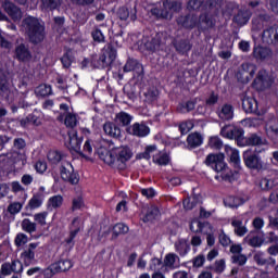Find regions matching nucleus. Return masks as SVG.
Masks as SVG:
<instances>
[{
  "instance_id": "11",
  "label": "nucleus",
  "mask_w": 278,
  "mask_h": 278,
  "mask_svg": "<svg viewBox=\"0 0 278 278\" xmlns=\"http://www.w3.org/2000/svg\"><path fill=\"white\" fill-rule=\"evenodd\" d=\"M72 268L73 262H71V260H61L51 264L46 273L51 277L52 275H58V273H66Z\"/></svg>"
},
{
  "instance_id": "44",
  "label": "nucleus",
  "mask_w": 278,
  "mask_h": 278,
  "mask_svg": "<svg viewBox=\"0 0 278 278\" xmlns=\"http://www.w3.org/2000/svg\"><path fill=\"white\" fill-rule=\"evenodd\" d=\"M208 268L210 270H213V273H216L217 275L225 273V268H226L225 258L215 261V263L211 265Z\"/></svg>"
},
{
  "instance_id": "18",
  "label": "nucleus",
  "mask_w": 278,
  "mask_h": 278,
  "mask_svg": "<svg viewBox=\"0 0 278 278\" xmlns=\"http://www.w3.org/2000/svg\"><path fill=\"white\" fill-rule=\"evenodd\" d=\"M15 59L18 62H29L31 60V51L29 47L25 43H20L15 47Z\"/></svg>"
},
{
  "instance_id": "52",
  "label": "nucleus",
  "mask_w": 278,
  "mask_h": 278,
  "mask_svg": "<svg viewBox=\"0 0 278 278\" xmlns=\"http://www.w3.org/2000/svg\"><path fill=\"white\" fill-rule=\"evenodd\" d=\"M258 186L261 190H273L275 188V180L274 179H268V178H262L258 182Z\"/></svg>"
},
{
  "instance_id": "59",
  "label": "nucleus",
  "mask_w": 278,
  "mask_h": 278,
  "mask_svg": "<svg viewBox=\"0 0 278 278\" xmlns=\"http://www.w3.org/2000/svg\"><path fill=\"white\" fill-rule=\"evenodd\" d=\"M153 162H155L160 166H166L168 162H170V159L167 154H161L160 156L153 155Z\"/></svg>"
},
{
  "instance_id": "35",
  "label": "nucleus",
  "mask_w": 278,
  "mask_h": 278,
  "mask_svg": "<svg viewBox=\"0 0 278 278\" xmlns=\"http://www.w3.org/2000/svg\"><path fill=\"white\" fill-rule=\"evenodd\" d=\"M231 226L235 229L236 236H239L240 238H242V236L247 235L249 231V229H247V226H244L242 220L237 219V218H233L231 220Z\"/></svg>"
},
{
  "instance_id": "61",
  "label": "nucleus",
  "mask_w": 278,
  "mask_h": 278,
  "mask_svg": "<svg viewBox=\"0 0 278 278\" xmlns=\"http://www.w3.org/2000/svg\"><path fill=\"white\" fill-rule=\"evenodd\" d=\"M194 127V123H192V121H188L185 123H181L179 125V131L184 135L188 134V131L192 130Z\"/></svg>"
},
{
  "instance_id": "19",
  "label": "nucleus",
  "mask_w": 278,
  "mask_h": 278,
  "mask_svg": "<svg viewBox=\"0 0 278 278\" xmlns=\"http://www.w3.org/2000/svg\"><path fill=\"white\" fill-rule=\"evenodd\" d=\"M216 114L220 121H231L233 118V105L223 104L217 109Z\"/></svg>"
},
{
  "instance_id": "29",
  "label": "nucleus",
  "mask_w": 278,
  "mask_h": 278,
  "mask_svg": "<svg viewBox=\"0 0 278 278\" xmlns=\"http://www.w3.org/2000/svg\"><path fill=\"white\" fill-rule=\"evenodd\" d=\"M242 108L247 114H255L257 112V101L253 98H243Z\"/></svg>"
},
{
  "instance_id": "33",
  "label": "nucleus",
  "mask_w": 278,
  "mask_h": 278,
  "mask_svg": "<svg viewBox=\"0 0 278 278\" xmlns=\"http://www.w3.org/2000/svg\"><path fill=\"white\" fill-rule=\"evenodd\" d=\"M210 224L208 223H201L200 220H192L190 224V230L193 233H207L205 229H210Z\"/></svg>"
},
{
  "instance_id": "8",
  "label": "nucleus",
  "mask_w": 278,
  "mask_h": 278,
  "mask_svg": "<svg viewBox=\"0 0 278 278\" xmlns=\"http://www.w3.org/2000/svg\"><path fill=\"white\" fill-rule=\"evenodd\" d=\"M243 162L245 166L252 168V170H262V168H264L262 159L251 150L243 152Z\"/></svg>"
},
{
  "instance_id": "51",
  "label": "nucleus",
  "mask_w": 278,
  "mask_h": 278,
  "mask_svg": "<svg viewBox=\"0 0 278 278\" xmlns=\"http://www.w3.org/2000/svg\"><path fill=\"white\" fill-rule=\"evenodd\" d=\"M248 144L249 147H261L262 144H265V140L256 134H252L248 137Z\"/></svg>"
},
{
  "instance_id": "50",
  "label": "nucleus",
  "mask_w": 278,
  "mask_h": 278,
  "mask_svg": "<svg viewBox=\"0 0 278 278\" xmlns=\"http://www.w3.org/2000/svg\"><path fill=\"white\" fill-rule=\"evenodd\" d=\"M144 97L146 101H148L149 103H153V101H157V97H160V91L157 90V88L152 87L148 89V91L144 93Z\"/></svg>"
},
{
  "instance_id": "38",
  "label": "nucleus",
  "mask_w": 278,
  "mask_h": 278,
  "mask_svg": "<svg viewBox=\"0 0 278 278\" xmlns=\"http://www.w3.org/2000/svg\"><path fill=\"white\" fill-rule=\"evenodd\" d=\"M35 94L37 97H51V94H53V89L51 88V85H39L38 87H36L35 89Z\"/></svg>"
},
{
  "instance_id": "62",
  "label": "nucleus",
  "mask_w": 278,
  "mask_h": 278,
  "mask_svg": "<svg viewBox=\"0 0 278 278\" xmlns=\"http://www.w3.org/2000/svg\"><path fill=\"white\" fill-rule=\"evenodd\" d=\"M91 36H92L94 42H105V36L103 35V33L99 28H94L91 31Z\"/></svg>"
},
{
  "instance_id": "1",
  "label": "nucleus",
  "mask_w": 278,
  "mask_h": 278,
  "mask_svg": "<svg viewBox=\"0 0 278 278\" xmlns=\"http://www.w3.org/2000/svg\"><path fill=\"white\" fill-rule=\"evenodd\" d=\"M98 153L104 164L118 170H125L127 162L134 157V152L126 146L113 148L112 150L101 149Z\"/></svg>"
},
{
  "instance_id": "60",
  "label": "nucleus",
  "mask_w": 278,
  "mask_h": 278,
  "mask_svg": "<svg viewBox=\"0 0 278 278\" xmlns=\"http://www.w3.org/2000/svg\"><path fill=\"white\" fill-rule=\"evenodd\" d=\"M28 240L29 238L27 237V235L20 232L15 237V247H23L27 244Z\"/></svg>"
},
{
  "instance_id": "55",
  "label": "nucleus",
  "mask_w": 278,
  "mask_h": 278,
  "mask_svg": "<svg viewBox=\"0 0 278 278\" xmlns=\"http://www.w3.org/2000/svg\"><path fill=\"white\" fill-rule=\"evenodd\" d=\"M11 157L13 160V162H22V164L24 165L25 164V161L27 160V156L25 154V151H16V150H13L12 153H11Z\"/></svg>"
},
{
  "instance_id": "58",
  "label": "nucleus",
  "mask_w": 278,
  "mask_h": 278,
  "mask_svg": "<svg viewBox=\"0 0 278 278\" xmlns=\"http://www.w3.org/2000/svg\"><path fill=\"white\" fill-rule=\"evenodd\" d=\"M65 125H66V127H71V129H73V127H76L77 126V116L75 114L67 113L65 116Z\"/></svg>"
},
{
  "instance_id": "37",
  "label": "nucleus",
  "mask_w": 278,
  "mask_h": 278,
  "mask_svg": "<svg viewBox=\"0 0 278 278\" xmlns=\"http://www.w3.org/2000/svg\"><path fill=\"white\" fill-rule=\"evenodd\" d=\"M255 60H268L270 58V49L267 47H256L253 50Z\"/></svg>"
},
{
  "instance_id": "3",
  "label": "nucleus",
  "mask_w": 278,
  "mask_h": 278,
  "mask_svg": "<svg viewBox=\"0 0 278 278\" xmlns=\"http://www.w3.org/2000/svg\"><path fill=\"white\" fill-rule=\"evenodd\" d=\"M204 163L215 170V173H220L224 181H233V172L225 163V154H208Z\"/></svg>"
},
{
  "instance_id": "6",
  "label": "nucleus",
  "mask_w": 278,
  "mask_h": 278,
  "mask_svg": "<svg viewBox=\"0 0 278 278\" xmlns=\"http://www.w3.org/2000/svg\"><path fill=\"white\" fill-rule=\"evenodd\" d=\"M60 175L63 181H67L68 184H72V186H77V184H79V174L75 173L73 164L68 161H62Z\"/></svg>"
},
{
  "instance_id": "16",
  "label": "nucleus",
  "mask_w": 278,
  "mask_h": 278,
  "mask_svg": "<svg viewBox=\"0 0 278 278\" xmlns=\"http://www.w3.org/2000/svg\"><path fill=\"white\" fill-rule=\"evenodd\" d=\"M220 134L224 138L237 140L239 137L244 136V130L236 126H224Z\"/></svg>"
},
{
  "instance_id": "13",
  "label": "nucleus",
  "mask_w": 278,
  "mask_h": 278,
  "mask_svg": "<svg viewBox=\"0 0 278 278\" xmlns=\"http://www.w3.org/2000/svg\"><path fill=\"white\" fill-rule=\"evenodd\" d=\"M127 134L136 136L137 138H144L149 136L151 129L144 123H135L126 128Z\"/></svg>"
},
{
  "instance_id": "25",
  "label": "nucleus",
  "mask_w": 278,
  "mask_h": 278,
  "mask_svg": "<svg viewBox=\"0 0 278 278\" xmlns=\"http://www.w3.org/2000/svg\"><path fill=\"white\" fill-rule=\"evenodd\" d=\"M164 266L165 268H169V270H175V268H179V256L175 253H169L165 255Z\"/></svg>"
},
{
  "instance_id": "9",
  "label": "nucleus",
  "mask_w": 278,
  "mask_h": 278,
  "mask_svg": "<svg viewBox=\"0 0 278 278\" xmlns=\"http://www.w3.org/2000/svg\"><path fill=\"white\" fill-rule=\"evenodd\" d=\"M275 79L266 70H261L257 73L256 78L254 79V86L256 90H266V88H270Z\"/></svg>"
},
{
  "instance_id": "26",
  "label": "nucleus",
  "mask_w": 278,
  "mask_h": 278,
  "mask_svg": "<svg viewBox=\"0 0 278 278\" xmlns=\"http://www.w3.org/2000/svg\"><path fill=\"white\" fill-rule=\"evenodd\" d=\"M104 132L111 138H121V128L112 122H106L103 125Z\"/></svg>"
},
{
  "instance_id": "21",
  "label": "nucleus",
  "mask_w": 278,
  "mask_h": 278,
  "mask_svg": "<svg viewBox=\"0 0 278 278\" xmlns=\"http://www.w3.org/2000/svg\"><path fill=\"white\" fill-rule=\"evenodd\" d=\"M173 47L177 53L185 55V53H188L192 49V43H190V40L188 39H175L173 41Z\"/></svg>"
},
{
  "instance_id": "45",
  "label": "nucleus",
  "mask_w": 278,
  "mask_h": 278,
  "mask_svg": "<svg viewBox=\"0 0 278 278\" xmlns=\"http://www.w3.org/2000/svg\"><path fill=\"white\" fill-rule=\"evenodd\" d=\"M62 203H64V198L62 195H53L48 201V210H58V207H62Z\"/></svg>"
},
{
  "instance_id": "47",
  "label": "nucleus",
  "mask_w": 278,
  "mask_h": 278,
  "mask_svg": "<svg viewBox=\"0 0 278 278\" xmlns=\"http://www.w3.org/2000/svg\"><path fill=\"white\" fill-rule=\"evenodd\" d=\"M182 205L187 211L194 210V207L199 205V198L197 195L186 198L182 202Z\"/></svg>"
},
{
  "instance_id": "30",
  "label": "nucleus",
  "mask_w": 278,
  "mask_h": 278,
  "mask_svg": "<svg viewBox=\"0 0 278 278\" xmlns=\"http://www.w3.org/2000/svg\"><path fill=\"white\" fill-rule=\"evenodd\" d=\"M157 218H160V208L157 206H150L143 215L142 220L143 223H153Z\"/></svg>"
},
{
  "instance_id": "53",
  "label": "nucleus",
  "mask_w": 278,
  "mask_h": 278,
  "mask_svg": "<svg viewBox=\"0 0 278 278\" xmlns=\"http://www.w3.org/2000/svg\"><path fill=\"white\" fill-rule=\"evenodd\" d=\"M22 125H36V127H38L41 122H40V117L36 116L35 114H29L25 119L21 121Z\"/></svg>"
},
{
  "instance_id": "41",
  "label": "nucleus",
  "mask_w": 278,
  "mask_h": 278,
  "mask_svg": "<svg viewBox=\"0 0 278 278\" xmlns=\"http://www.w3.org/2000/svg\"><path fill=\"white\" fill-rule=\"evenodd\" d=\"M60 5H62V0H41L42 10L53 12V10H58Z\"/></svg>"
},
{
  "instance_id": "23",
  "label": "nucleus",
  "mask_w": 278,
  "mask_h": 278,
  "mask_svg": "<svg viewBox=\"0 0 278 278\" xmlns=\"http://www.w3.org/2000/svg\"><path fill=\"white\" fill-rule=\"evenodd\" d=\"M131 121H134V116L127 112L122 111L115 116V123L119 125V127H129V125H131Z\"/></svg>"
},
{
  "instance_id": "7",
  "label": "nucleus",
  "mask_w": 278,
  "mask_h": 278,
  "mask_svg": "<svg viewBox=\"0 0 278 278\" xmlns=\"http://www.w3.org/2000/svg\"><path fill=\"white\" fill-rule=\"evenodd\" d=\"M163 8L164 9H157L154 8L151 10L153 16H157V18H168V10H172L173 12H179L181 10V3L177 1H165L163 2Z\"/></svg>"
},
{
  "instance_id": "17",
  "label": "nucleus",
  "mask_w": 278,
  "mask_h": 278,
  "mask_svg": "<svg viewBox=\"0 0 278 278\" xmlns=\"http://www.w3.org/2000/svg\"><path fill=\"white\" fill-rule=\"evenodd\" d=\"M253 13L251 10L247 8L239 9L237 14L233 16V23H236L239 27H244L249 21H251V16Z\"/></svg>"
},
{
  "instance_id": "28",
  "label": "nucleus",
  "mask_w": 278,
  "mask_h": 278,
  "mask_svg": "<svg viewBox=\"0 0 278 278\" xmlns=\"http://www.w3.org/2000/svg\"><path fill=\"white\" fill-rule=\"evenodd\" d=\"M68 149L79 155H84V152H81V139H79L75 132L70 135Z\"/></svg>"
},
{
  "instance_id": "56",
  "label": "nucleus",
  "mask_w": 278,
  "mask_h": 278,
  "mask_svg": "<svg viewBox=\"0 0 278 278\" xmlns=\"http://www.w3.org/2000/svg\"><path fill=\"white\" fill-rule=\"evenodd\" d=\"M245 240L250 247H254V248H260L262 247V244H264V239H262V237H258V236H255V237L248 236Z\"/></svg>"
},
{
  "instance_id": "39",
  "label": "nucleus",
  "mask_w": 278,
  "mask_h": 278,
  "mask_svg": "<svg viewBox=\"0 0 278 278\" xmlns=\"http://www.w3.org/2000/svg\"><path fill=\"white\" fill-rule=\"evenodd\" d=\"M225 151H226V155L229 156L230 162H232L235 166H238V164H240V153L238 152V150L229 146H226Z\"/></svg>"
},
{
  "instance_id": "43",
  "label": "nucleus",
  "mask_w": 278,
  "mask_h": 278,
  "mask_svg": "<svg viewBox=\"0 0 278 278\" xmlns=\"http://www.w3.org/2000/svg\"><path fill=\"white\" fill-rule=\"evenodd\" d=\"M223 5V0H208L206 8H208L211 14L216 15Z\"/></svg>"
},
{
  "instance_id": "54",
  "label": "nucleus",
  "mask_w": 278,
  "mask_h": 278,
  "mask_svg": "<svg viewBox=\"0 0 278 278\" xmlns=\"http://www.w3.org/2000/svg\"><path fill=\"white\" fill-rule=\"evenodd\" d=\"M155 151H157V147L149 146V147H147L146 151L138 154L137 157L139 160H151V155H153V153H155Z\"/></svg>"
},
{
  "instance_id": "10",
  "label": "nucleus",
  "mask_w": 278,
  "mask_h": 278,
  "mask_svg": "<svg viewBox=\"0 0 278 278\" xmlns=\"http://www.w3.org/2000/svg\"><path fill=\"white\" fill-rule=\"evenodd\" d=\"M255 71H257V66L253 63H243L238 73V79L241 80L242 84H249L251 79H253V75H255Z\"/></svg>"
},
{
  "instance_id": "34",
  "label": "nucleus",
  "mask_w": 278,
  "mask_h": 278,
  "mask_svg": "<svg viewBox=\"0 0 278 278\" xmlns=\"http://www.w3.org/2000/svg\"><path fill=\"white\" fill-rule=\"evenodd\" d=\"M187 143L191 149H197V147H201V144H203V136L199 132L190 134L187 137Z\"/></svg>"
},
{
  "instance_id": "12",
  "label": "nucleus",
  "mask_w": 278,
  "mask_h": 278,
  "mask_svg": "<svg viewBox=\"0 0 278 278\" xmlns=\"http://www.w3.org/2000/svg\"><path fill=\"white\" fill-rule=\"evenodd\" d=\"M38 242L29 243L25 247L24 251L21 254V257L24 262V266H31L36 262V251L38 250Z\"/></svg>"
},
{
  "instance_id": "32",
  "label": "nucleus",
  "mask_w": 278,
  "mask_h": 278,
  "mask_svg": "<svg viewBox=\"0 0 278 278\" xmlns=\"http://www.w3.org/2000/svg\"><path fill=\"white\" fill-rule=\"evenodd\" d=\"M175 249L177 253L184 257L188 255V252L190 251V243H188V240L186 239H179L175 242Z\"/></svg>"
},
{
  "instance_id": "4",
  "label": "nucleus",
  "mask_w": 278,
  "mask_h": 278,
  "mask_svg": "<svg viewBox=\"0 0 278 278\" xmlns=\"http://www.w3.org/2000/svg\"><path fill=\"white\" fill-rule=\"evenodd\" d=\"M116 47L114 43H108L101 51V54H92L90 64L93 68H108L116 60Z\"/></svg>"
},
{
  "instance_id": "48",
  "label": "nucleus",
  "mask_w": 278,
  "mask_h": 278,
  "mask_svg": "<svg viewBox=\"0 0 278 278\" xmlns=\"http://www.w3.org/2000/svg\"><path fill=\"white\" fill-rule=\"evenodd\" d=\"M48 160L51 164H60L62 165V162H64V156L62 155L61 152L58 151H50L48 153Z\"/></svg>"
},
{
  "instance_id": "24",
  "label": "nucleus",
  "mask_w": 278,
  "mask_h": 278,
  "mask_svg": "<svg viewBox=\"0 0 278 278\" xmlns=\"http://www.w3.org/2000/svg\"><path fill=\"white\" fill-rule=\"evenodd\" d=\"M117 17L119 18V21H127V18H130V21H136L137 16H136V9H131L129 11V9H127L126 7H122L117 10L116 12Z\"/></svg>"
},
{
  "instance_id": "27",
  "label": "nucleus",
  "mask_w": 278,
  "mask_h": 278,
  "mask_svg": "<svg viewBox=\"0 0 278 278\" xmlns=\"http://www.w3.org/2000/svg\"><path fill=\"white\" fill-rule=\"evenodd\" d=\"M267 25H268L267 14H261L252 20V29H255L256 31L264 29V27H266Z\"/></svg>"
},
{
  "instance_id": "64",
  "label": "nucleus",
  "mask_w": 278,
  "mask_h": 278,
  "mask_svg": "<svg viewBox=\"0 0 278 278\" xmlns=\"http://www.w3.org/2000/svg\"><path fill=\"white\" fill-rule=\"evenodd\" d=\"M208 147H211V149H222L223 140L218 137H211L208 140Z\"/></svg>"
},
{
  "instance_id": "57",
  "label": "nucleus",
  "mask_w": 278,
  "mask_h": 278,
  "mask_svg": "<svg viewBox=\"0 0 278 278\" xmlns=\"http://www.w3.org/2000/svg\"><path fill=\"white\" fill-rule=\"evenodd\" d=\"M232 264H236L237 266H244L247 264V255L244 254H235L231 256Z\"/></svg>"
},
{
  "instance_id": "40",
  "label": "nucleus",
  "mask_w": 278,
  "mask_h": 278,
  "mask_svg": "<svg viewBox=\"0 0 278 278\" xmlns=\"http://www.w3.org/2000/svg\"><path fill=\"white\" fill-rule=\"evenodd\" d=\"M0 94H2L3 99L8 101V103H13L14 101V91L10 90V86L8 85V81L0 86Z\"/></svg>"
},
{
  "instance_id": "22",
  "label": "nucleus",
  "mask_w": 278,
  "mask_h": 278,
  "mask_svg": "<svg viewBox=\"0 0 278 278\" xmlns=\"http://www.w3.org/2000/svg\"><path fill=\"white\" fill-rule=\"evenodd\" d=\"M179 23L186 29H194V27H199V16H197L195 14H189L185 17H181L179 20Z\"/></svg>"
},
{
  "instance_id": "2",
  "label": "nucleus",
  "mask_w": 278,
  "mask_h": 278,
  "mask_svg": "<svg viewBox=\"0 0 278 278\" xmlns=\"http://www.w3.org/2000/svg\"><path fill=\"white\" fill-rule=\"evenodd\" d=\"M22 29L31 45H40L45 40V23L35 16H27L22 21Z\"/></svg>"
},
{
  "instance_id": "14",
  "label": "nucleus",
  "mask_w": 278,
  "mask_h": 278,
  "mask_svg": "<svg viewBox=\"0 0 278 278\" xmlns=\"http://www.w3.org/2000/svg\"><path fill=\"white\" fill-rule=\"evenodd\" d=\"M2 8L4 12L13 20V21H21L23 18V12L21 11V8H18L13 2L5 0L2 3Z\"/></svg>"
},
{
  "instance_id": "36",
  "label": "nucleus",
  "mask_w": 278,
  "mask_h": 278,
  "mask_svg": "<svg viewBox=\"0 0 278 278\" xmlns=\"http://www.w3.org/2000/svg\"><path fill=\"white\" fill-rule=\"evenodd\" d=\"M214 26V20L210 17L208 14L203 13L199 16L198 20V27H201V29H210Z\"/></svg>"
},
{
  "instance_id": "46",
  "label": "nucleus",
  "mask_w": 278,
  "mask_h": 278,
  "mask_svg": "<svg viewBox=\"0 0 278 278\" xmlns=\"http://www.w3.org/2000/svg\"><path fill=\"white\" fill-rule=\"evenodd\" d=\"M22 229L26 231V233H36L37 225L30 222L29 218H25L22 220Z\"/></svg>"
},
{
  "instance_id": "49",
  "label": "nucleus",
  "mask_w": 278,
  "mask_h": 278,
  "mask_svg": "<svg viewBox=\"0 0 278 278\" xmlns=\"http://www.w3.org/2000/svg\"><path fill=\"white\" fill-rule=\"evenodd\" d=\"M129 232V227L125 224H116L113 227V238H117L119 236H123V233H128Z\"/></svg>"
},
{
  "instance_id": "5",
  "label": "nucleus",
  "mask_w": 278,
  "mask_h": 278,
  "mask_svg": "<svg viewBox=\"0 0 278 278\" xmlns=\"http://www.w3.org/2000/svg\"><path fill=\"white\" fill-rule=\"evenodd\" d=\"M140 51H150L155 53L160 49H164V40H162V35L156 34L154 37H143L139 43Z\"/></svg>"
},
{
  "instance_id": "42",
  "label": "nucleus",
  "mask_w": 278,
  "mask_h": 278,
  "mask_svg": "<svg viewBox=\"0 0 278 278\" xmlns=\"http://www.w3.org/2000/svg\"><path fill=\"white\" fill-rule=\"evenodd\" d=\"M42 201H45V199L42 198V194H35L28 202L27 204V208L28 210H37V207H40V205H42Z\"/></svg>"
},
{
  "instance_id": "15",
  "label": "nucleus",
  "mask_w": 278,
  "mask_h": 278,
  "mask_svg": "<svg viewBox=\"0 0 278 278\" xmlns=\"http://www.w3.org/2000/svg\"><path fill=\"white\" fill-rule=\"evenodd\" d=\"M263 45H278V27H269L263 30Z\"/></svg>"
},
{
  "instance_id": "31",
  "label": "nucleus",
  "mask_w": 278,
  "mask_h": 278,
  "mask_svg": "<svg viewBox=\"0 0 278 278\" xmlns=\"http://www.w3.org/2000/svg\"><path fill=\"white\" fill-rule=\"evenodd\" d=\"M269 129V138L271 142L278 146V119L266 124V131Z\"/></svg>"
},
{
  "instance_id": "20",
  "label": "nucleus",
  "mask_w": 278,
  "mask_h": 278,
  "mask_svg": "<svg viewBox=\"0 0 278 278\" xmlns=\"http://www.w3.org/2000/svg\"><path fill=\"white\" fill-rule=\"evenodd\" d=\"M131 71L138 75L144 74V67L135 59H128L124 65V73H131Z\"/></svg>"
},
{
  "instance_id": "63",
  "label": "nucleus",
  "mask_w": 278,
  "mask_h": 278,
  "mask_svg": "<svg viewBox=\"0 0 278 278\" xmlns=\"http://www.w3.org/2000/svg\"><path fill=\"white\" fill-rule=\"evenodd\" d=\"M23 210V204L21 202H13L8 206L9 214H18Z\"/></svg>"
}]
</instances>
